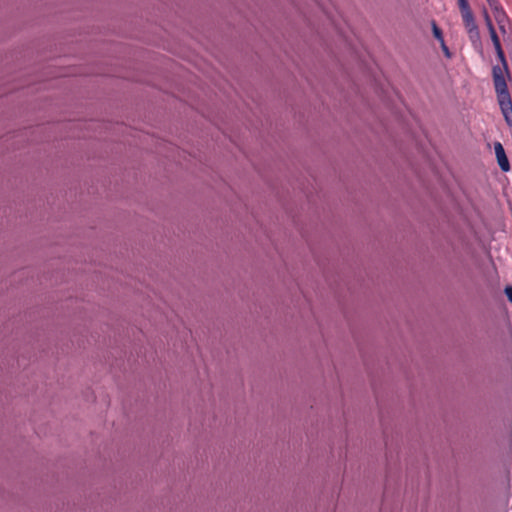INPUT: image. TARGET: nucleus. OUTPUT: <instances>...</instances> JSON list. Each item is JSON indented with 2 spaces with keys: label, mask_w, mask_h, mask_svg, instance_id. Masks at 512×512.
Here are the masks:
<instances>
[{
  "label": "nucleus",
  "mask_w": 512,
  "mask_h": 512,
  "mask_svg": "<svg viewBox=\"0 0 512 512\" xmlns=\"http://www.w3.org/2000/svg\"><path fill=\"white\" fill-rule=\"evenodd\" d=\"M501 66H494L492 70L493 74V82L497 97L504 96V94H509L506 76L508 75V69L506 66L505 58L503 57Z\"/></svg>",
  "instance_id": "nucleus-1"
},
{
  "label": "nucleus",
  "mask_w": 512,
  "mask_h": 512,
  "mask_svg": "<svg viewBox=\"0 0 512 512\" xmlns=\"http://www.w3.org/2000/svg\"><path fill=\"white\" fill-rule=\"evenodd\" d=\"M461 16H462V20H463L465 29L467 30V33H468L470 39L473 42L478 41L479 40V30H478V26L475 22L473 13L469 12V13L463 14Z\"/></svg>",
  "instance_id": "nucleus-2"
},
{
  "label": "nucleus",
  "mask_w": 512,
  "mask_h": 512,
  "mask_svg": "<svg viewBox=\"0 0 512 512\" xmlns=\"http://www.w3.org/2000/svg\"><path fill=\"white\" fill-rule=\"evenodd\" d=\"M490 8L493 11L494 18L500 28L503 32H505V26L508 23V17L503 9V7L500 5V3L497 1L493 2L489 5Z\"/></svg>",
  "instance_id": "nucleus-3"
},
{
  "label": "nucleus",
  "mask_w": 512,
  "mask_h": 512,
  "mask_svg": "<svg viewBox=\"0 0 512 512\" xmlns=\"http://www.w3.org/2000/svg\"><path fill=\"white\" fill-rule=\"evenodd\" d=\"M497 98L507 124L512 126V101L510 94H504V96H499Z\"/></svg>",
  "instance_id": "nucleus-4"
},
{
  "label": "nucleus",
  "mask_w": 512,
  "mask_h": 512,
  "mask_svg": "<svg viewBox=\"0 0 512 512\" xmlns=\"http://www.w3.org/2000/svg\"><path fill=\"white\" fill-rule=\"evenodd\" d=\"M495 155L501 170L507 172L510 170V164L506 156L505 150L500 142L494 144Z\"/></svg>",
  "instance_id": "nucleus-5"
},
{
  "label": "nucleus",
  "mask_w": 512,
  "mask_h": 512,
  "mask_svg": "<svg viewBox=\"0 0 512 512\" xmlns=\"http://www.w3.org/2000/svg\"><path fill=\"white\" fill-rule=\"evenodd\" d=\"M490 36H491L493 45H494V47L496 49V52H497L500 60H503L504 53L502 51V48H501V45H500V41H499V38H498V36L496 34V31L492 30V32H490Z\"/></svg>",
  "instance_id": "nucleus-6"
},
{
  "label": "nucleus",
  "mask_w": 512,
  "mask_h": 512,
  "mask_svg": "<svg viewBox=\"0 0 512 512\" xmlns=\"http://www.w3.org/2000/svg\"><path fill=\"white\" fill-rule=\"evenodd\" d=\"M458 6L461 12V15L472 12L467 0H458Z\"/></svg>",
  "instance_id": "nucleus-7"
},
{
  "label": "nucleus",
  "mask_w": 512,
  "mask_h": 512,
  "mask_svg": "<svg viewBox=\"0 0 512 512\" xmlns=\"http://www.w3.org/2000/svg\"><path fill=\"white\" fill-rule=\"evenodd\" d=\"M432 32H433V35L434 37L441 43L442 41H444V38H443V35H442V31L441 29L436 25L435 22H432Z\"/></svg>",
  "instance_id": "nucleus-8"
},
{
  "label": "nucleus",
  "mask_w": 512,
  "mask_h": 512,
  "mask_svg": "<svg viewBox=\"0 0 512 512\" xmlns=\"http://www.w3.org/2000/svg\"><path fill=\"white\" fill-rule=\"evenodd\" d=\"M485 21H486V25L489 29V32H492V30H495L493 27L492 21L486 12H485Z\"/></svg>",
  "instance_id": "nucleus-9"
},
{
  "label": "nucleus",
  "mask_w": 512,
  "mask_h": 512,
  "mask_svg": "<svg viewBox=\"0 0 512 512\" xmlns=\"http://www.w3.org/2000/svg\"><path fill=\"white\" fill-rule=\"evenodd\" d=\"M440 45H441V49H442V51L444 52V54L446 55V57L450 58V57H451V54H450V51H449L448 47H447V46H446V44H445V41H442V42L440 43Z\"/></svg>",
  "instance_id": "nucleus-10"
},
{
  "label": "nucleus",
  "mask_w": 512,
  "mask_h": 512,
  "mask_svg": "<svg viewBox=\"0 0 512 512\" xmlns=\"http://www.w3.org/2000/svg\"><path fill=\"white\" fill-rule=\"evenodd\" d=\"M508 300L512 303V286H507L504 290Z\"/></svg>",
  "instance_id": "nucleus-11"
}]
</instances>
